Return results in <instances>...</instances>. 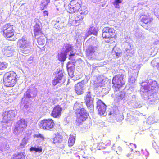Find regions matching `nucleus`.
Listing matches in <instances>:
<instances>
[{
    "mask_svg": "<svg viewBox=\"0 0 159 159\" xmlns=\"http://www.w3.org/2000/svg\"><path fill=\"white\" fill-rule=\"evenodd\" d=\"M125 95L123 93H121L120 95H116L115 100L117 102L122 100L125 97Z\"/></svg>",
    "mask_w": 159,
    "mask_h": 159,
    "instance_id": "nucleus-28",
    "label": "nucleus"
},
{
    "mask_svg": "<svg viewBox=\"0 0 159 159\" xmlns=\"http://www.w3.org/2000/svg\"><path fill=\"white\" fill-rule=\"evenodd\" d=\"M75 53H71L70 54H69V58L68 59L69 60H72V57L74 56L75 55Z\"/></svg>",
    "mask_w": 159,
    "mask_h": 159,
    "instance_id": "nucleus-39",
    "label": "nucleus"
},
{
    "mask_svg": "<svg viewBox=\"0 0 159 159\" xmlns=\"http://www.w3.org/2000/svg\"><path fill=\"white\" fill-rule=\"evenodd\" d=\"M48 11L46 10L44 11H43V16H48Z\"/></svg>",
    "mask_w": 159,
    "mask_h": 159,
    "instance_id": "nucleus-38",
    "label": "nucleus"
},
{
    "mask_svg": "<svg viewBox=\"0 0 159 159\" xmlns=\"http://www.w3.org/2000/svg\"><path fill=\"white\" fill-rule=\"evenodd\" d=\"M62 139L63 137L61 135L57 134L53 138V142L54 144L61 143L62 141Z\"/></svg>",
    "mask_w": 159,
    "mask_h": 159,
    "instance_id": "nucleus-24",
    "label": "nucleus"
},
{
    "mask_svg": "<svg viewBox=\"0 0 159 159\" xmlns=\"http://www.w3.org/2000/svg\"><path fill=\"white\" fill-rule=\"evenodd\" d=\"M136 153H137V154L138 155H139L140 154V152L138 151H136Z\"/></svg>",
    "mask_w": 159,
    "mask_h": 159,
    "instance_id": "nucleus-44",
    "label": "nucleus"
},
{
    "mask_svg": "<svg viewBox=\"0 0 159 159\" xmlns=\"http://www.w3.org/2000/svg\"><path fill=\"white\" fill-rule=\"evenodd\" d=\"M75 65V61H68L66 65V67L69 75H72Z\"/></svg>",
    "mask_w": 159,
    "mask_h": 159,
    "instance_id": "nucleus-18",
    "label": "nucleus"
},
{
    "mask_svg": "<svg viewBox=\"0 0 159 159\" xmlns=\"http://www.w3.org/2000/svg\"><path fill=\"white\" fill-rule=\"evenodd\" d=\"M35 137L38 138H40L41 139V140L43 141H44L45 139V138L43 135L39 133L35 135Z\"/></svg>",
    "mask_w": 159,
    "mask_h": 159,
    "instance_id": "nucleus-35",
    "label": "nucleus"
},
{
    "mask_svg": "<svg viewBox=\"0 0 159 159\" xmlns=\"http://www.w3.org/2000/svg\"><path fill=\"white\" fill-rule=\"evenodd\" d=\"M158 87V85L157 82L155 80H152L146 85H144L143 87V89L144 90V92H148L155 90V88Z\"/></svg>",
    "mask_w": 159,
    "mask_h": 159,
    "instance_id": "nucleus-12",
    "label": "nucleus"
},
{
    "mask_svg": "<svg viewBox=\"0 0 159 159\" xmlns=\"http://www.w3.org/2000/svg\"><path fill=\"white\" fill-rule=\"evenodd\" d=\"M13 50L11 46H5L2 49V52L4 55L9 57L12 55Z\"/></svg>",
    "mask_w": 159,
    "mask_h": 159,
    "instance_id": "nucleus-19",
    "label": "nucleus"
},
{
    "mask_svg": "<svg viewBox=\"0 0 159 159\" xmlns=\"http://www.w3.org/2000/svg\"><path fill=\"white\" fill-rule=\"evenodd\" d=\"M11 159H25V156L22 152L14 154Z\"/></svg>",
    "mask_w": 159,
    "mask_h": 159,
    "instance_id": "nucleus-25",
    "label": "nucleus"
},
{
    "mask_svg": "<svg viewBox=\"0 0 159 159\" xmlns=\"http://www.w3.org/2000/svg\"><path fill=\"white\" fill-rule=\"evenodd\" d=\"M130 149L131 150V151H133V149H132L131 148H130Z\"/></svg>",
    "mask_w": 159,
    "mask_h": 159,
    "instance_id": "nucleus-49",
    "label": "nucleus"
},
{
    "mask_svg": "<svg viewBox=\"0 0 159 159\" xmlns=\"http://www.w3.org/2000/svg\"><path fill=\"white\" fill-rule=\"evenodd\" d=\"M96 48V47L93 46L91 45H89L85 50L86 56L91 58V56L95 52Z\"/></svg>",
    "mask_w": 159,
    "mask_h": 159,
    "instance_id": "nucleus-16",
    "label": "nucleus"
},
{
    "mask_svg": "<svg viewBox=\"0 0 159 159\" xmlns=\"http://www.w3.org/2000/svg\"><path fill=\"white\" fill-rule=\"evenodd\" d=\"M132 145H133V146H134L135 147H136V146H135V144H132Z\"/></svg>",
    "mask_w": 159,
    "mask_h": 159,
    "instance_id": "nucleus-48",
    "label": "nucleus"
},
{
    "mask_svg": "<svg viewBox=\"0 0 159 159\" xmlns=\"http://www.w3.org/2000/svg\"><path fill=\"white\" fill-rule=\"evenodd\" d=\"M96 107L98 112L99 115L103 116H106L107 106L101 99H99L97 101Z\"/></svg>",
    "mask_w": 159,
    "mask_h": 159,
    "instance_id": "nucleus-10",
    "label": "nucleus"
},
{
    "mask_svg": "<svg viewBox=\"0 0 159 159\" xmlns=\"http://www.w3.org/2000/svg\"><path fill=\"white\" fill-rule=\"evenodd\" d=\"M30 151H34L36 152H41L42 151V149L41 147H38L37 148L35 147H31L30 148Z\"/></svg>",
    "mask_w": 159,
    "mask_h": 159,
    "instance_id": "nucleus-31",
    "label": "nucleus"
},
{
    "mask_svg": "<svg viewBox=\"0 0 159 159\" xmlns=\"http://www.w3.org/2000/svg\"><path fill=\"white\" fill-rule=\"evenodd\" d=\"M81 6L77 0H72L70 2L68 8V13L73 14L77 12L81 8Z\"/></svg>",
    "mask_w": 159,
    "mask_h": 159,
    "instance_id": "nucleus-9",
    "label": "nucleus"
},
{
    "mask_svg": "<svg viewBox=\"0 0 159 159\" xmlns=\"http://www.w3.org/2000/svg\"><path fill=\"white\" fill-rule=\"evenodd\" d=\"M102 0H92L93 2L95 3H99Z\"/></svg>",
    "mask_w": 159,
    "mask_h": 159,
    "instance_id": "nucleus-41",
    "label": "nucleus"
},
{
    "mask_svg": "<svg viewBox=\"0 0 159 159\" xmlns=\"http://www.w3.org/2000/svg\"><path fill=\"white\" fill-rule=\"evenodd\" d=\"M102 36L105 42L111 43L115 42L117 35L114 28L106 27L102 31Z\"/></svg>",
    "mask_w": 159,
    "mask_h": 159,
    "instance_id": "nucleus-1",
    "label": "nucleus"
},
{
    "mask_svg": "<svg viewBox=\"0 0 159 159\" xmlns=\"http://www.w3.org/2000/svg\"><path fill=\"white\" fill-rule=\"evenodd\" d=\"M76 157H78V159H80V156L79 155H77Z\"/></svg>",
    "mask_w": 159,
    "mask_h": 159,
    "instance_id": "nucleus-46",
    "label": "nucleus"
},
{
    "mask_svg": "<svg viewBox=\"0 0 159 159\" xmlns=\"http://www.w3.org/2000/svg\"><path fill=\"white\" fill-rule=\"evenodd\" d=\"M2 32L3 35L6 38L13 37L15 33L13 25L10 23L6 24L3 26Z\"/></svg>",
    "mask_w": 159,
    "mask_h": 159,
    "instance_id": "nucleus-6",
    "label": "nucleus"
},
{
    "mask_svg": "<svg viewBox=\"0 0 159 159\" xmlns=\"http://www.w3.org/2000/svg\"><path fill=\"white\" fill-rule=\"evenodd\" d=\"M27 126V122L25 119H20L17 122L14 128V131L22 132L26 128Z\"/></svg>",
    "mask_w": 159,
    "mask_h": 159,
    "instance_id": "nucleus-11",
    "label": "nucleus"
},
{
    "mask_svg": "<svg viewBox=\"0 0 159 159\" xmlns=\"http://www.w3.org/2000/svg\"><path fill=\"white\" fill-rule=\"evenodd\" d=\"M75 141V136L71 134L69 136L68 141V145L70 147H71L74 144Z\"/></svg>",
    "mask_w": 159,
    "mask_h": 159,
    "instance_id": "nucleus-23",
    "label": "nucleus"
},
{
    "mask_svg": "<svg viewBox=\"0 0 159 159\" xmlns=\"http://www.w3.org/2000/svg\"><path fill=\"white\" fill-rule=\"evenodd\" d=\"M75 112L76 116L75 123L78 125H81L89 116V113L84 108L80 107V109H76L75 110Z\"/></svg>",
    "mask_w": 159,
    "mask_h": 159,
    "instance_id": "nucleus-4",
    "label": "nucleus"
},
{
    "mask_svg": "<svg viewBox=\"0 0 159 159\" xmlns=\"http://www.w3.org/2000/svg\"><path fill=\"white\" fill-rule=\"evenodd\" d=\"M157 68L159 70V63H157L156 66Z\"/></svg>",
    "mask_w": 159,
    "mask_h": 159,
    "instance_id": "nucleus-43",
    "label": "nucleus"
},
{
    "mask_svg": "<svg viewBox=\"0 0 159 159\" xmlns=\"http://www.w3.org/2000/svg\"><path fill=\"white\" fill-rule=\"evenodd\" d=\"M7 63L4 62H0V70L5 69L7 68Z\"/></svg>",
    "mask_w": 159,
    "mask_h": 159,
    "instance_id": "nucleus-32",
    "label": "nucleus"
},
{
    "mask_svg": "<svg viewBox=\"0 0 159 159\" xmlns=\"http://www.w3.org/2000/svg\"><path fill=\"white\" fill-rule=\"evenodd\" d=\"M33 27L34 34L35 37L44 34L42 31L41 28L40 27V26L39 24H36Z\"/></svg>",
    "mask_w": 159,
    "mask_h": 159,
    "instance_id": "nucleus-20",
    "label": "nucleus"
},
{
    "mask_svg": "<svg viewBox=\"0 0 159 159\" xmlns=\"http://www.w3.org/2000/svg\"><path fill=\"white\" fill-rule=\"evenodd\" d=\"M84 84L82 82L78 83L75 84V88L76 93L78 95H81L84 92Z\"/></svg>",
    "mask_w": 159,
    "mask_h": 159,
    "instance_id": "nucleus-17",
    "label": "nucleus"
},
{
    "mask_svg": "<svg viewBox=\"0 0 159 159\" xmlns=\"http://www.w3.org/2000/svg\"><path fill=\"white\" fill-rule=\"evenodd\" d=\"M130 155H131V154H127L126 156L127 157L129 158V157L130 156Z\"/></svg>",
    "mask_w": 159,
    "mask_h": 159,
    "instance_id": "nucleus-45",
    "label": "nucleus"
},
{
    "mask_svg": "<svg viewBox=\"0 0 159 159\" xmlns=\"http://www.w3.org/2000/svg\"><path fill=\"white\" fill-rule=\"evenodd\" d=\"M62 26L61 27H59V28H61L62 27Z\"/></svg>",
    "mask_w": 159,
    "mask_h": 159,
    "instance_id": "nucleus-50",
    "label": "nucleus"
},
{
    "mask_svg": "<svg viewBox=\"0 0 159 159\" xmlns=\"http://www.w3.org/2000/svg\"><path fill=\"white\" fill-rule=\"evenodd\" d=\"M15 39H16L13 38V40H13V41L15 40Z\"/></svg>",
    "mask_w": 159,
    "mask_h": 159,
    "instance_id": "nucleus-47",
    "label": "nucleus"
},
{
    "mask_svg": "<svg viewBox=\"0 0 159 159\" xmlns=\"http://www.w3.org/2000/svg\"><path fill=\"white\" fill-rule=\"evenodd\" d=\"M18 76L14 71H10L5 73L3 78V83L8 87L14 86L18 80Z\"/></svg>",
    "mask_w": 159,
    "mask_h": 159,
    "instance_id": "nucleus-2",
    "label": "nucleus"
},
{
    "mask_svg": "<svg viewBox=\"0 0 159 159\" xmlns=\"http://www.w3.org/2000/svg\"><path fill=\"white\" fill-rule=\"evenodd\" d=\"M66 50L65 51V53H67L70 51H71L73 49V47L70 44L66 43L64 45Z\"/></svg>",
    "mask_w": 159,
    "mask_h": 159,
    "instance_id": "nucleus-29",
    "label": "nucleus"
},
{
    "mask_svg": "<svg viewBox=\"0 0 159 159\" xmlns=\"http://www.w3.org/2000/svg\"><path fill=\"white\" fill-rule=\"evenodd\" d=\"M17 45L21 52L24 53H25L29 48H30V43L27 41L26 39L24 37L18 40Z\"/></svg>",
    "mask_w": 159,
    "mask_h": 159,
    "instance_id": "nucleus-8",
    "label": "nucleus"
},
{
    "mask_svg": "<svg viewBox=\"0 0 159 159\" xmlns=\"http://www.w3.org/2000/svg\"><path fill=\"white\" fill-rule=\"evenodd\" d=\"M123 119V115H118L116 116V120L117 121H121Z\"/></svg>",
    "mask_w": 159,
    "mask_h": 159,
    "instance_id": "nucleus-37",
    "label": "nucleus"
},
{
    "mask_svg": "<svg viewBox=\"0 0 159 159\" xmlns=\"http://www.w3.org/2000/svg\"><path fill=\"white\" fill-rule=\"evenodd\" d=\"M50 0H43L40 4V9L41 10H43L46 8L47 6L50 2Z\"/></svg>",
    "mask_w": 159,
    "mask_h": 159,
    "instance_id": "nucleus-26",
    "label": "nucleus"
},
{
    "mask_svg": "<svg viewBox=\"0 0 159 159\" xmlns=\"http://www.w3.org/2000/svg\"><path fill=\"white\" fill-rule=\"evenodd\" d=\"M62 111V108L60 105H57L53 108L51 116L53 118H58L61 116Z\"/></svg>",
    "mask_w": 159,
    "mask_h": 159,
    "instance_id": "nucleus-13",
    "label": "nucleus"
},
{
    "mask_svg": "<svg viewBox=\"0 0 159 159\" xmlns=\"http://www.w3.org/2000/svg\"><path fill=\"white\" fill-rule=\"evenodd\" d=\"M31 93V91L30 90V89H28L26 92L24 94V96L25 97V98H28L30 99L32 97L30 94Z\"/></svg>",
    "mask_w": 159,
    "mask_h": 159,
    "instance_id": "nucleus-33",
    "label": "nucleus"
},
{
    "mask_svg": "<svg viewBox=\"0 0 159 159\" xmlns=\"http://www.w3.org/2000/svg\"><path fill=\"white\" fill-rule=\"evenodd\" d=\"M133 159L132 158H130V159Z\"/></svg>",
    "mask_w": 159,
    "mask_h": 159,
    "instance_id": "nucleus-51",
    "label": "nucleus"
},
{
    "mask_svg": "<svg viewBox=\"0 0 159 159\" xmlns=\"http://www.w3.org/2000/svg\"><path fill=\"white\" fill-rule=\"evenodd\" d=\"M91 92L88 91L86 93V95L84 97V102L88 108H93V98L91 96Z\"/></svg>",
    "mask_w": 159,
    "mask_h": 159,
    "instance_id": "nucleus-14",
    "label": "nucleus"
},
{
    "mask_svg": "<svg viewBox=\"0 0 159 159\" xmlns=\"http://www.w3.org/2000/svg\"><path fill=\"white\" fill-rule=\"evenodd\" d=\"M96 38L94 37H91L90 39H89V40H93L94 41H95L96 40Z\"/></svg>",
    "mask_w": 159,
    "mask_h": 159,
    "instance_id": "nucleus-42",
    "label": "nucleus"
},
{
    "mask_svg": "<svg viewBox=\"0 0 159 159\" xmlns=\"http://www.w3.org/2000/svg\"><path fill=\"white\" fill-rule=\"evenodd\" d=\"M124 75L123 74H117L113 77L112 80V87L114 91H118L125 84Z\"/></svg>",
    "mask_w": 159,
    "mask_h": 159,
    "instance_id": "nucleus-3",
    "label": "nucleus"
},
{
    "mask_svg": "<svg viewBox=\"0 0 159 159\" xmlns=\"http://www.w3.org/2000/svg\"><path fill=\"white\" fill-rule=\"evenodd\" d=\"M67 54L65 53V52H61L58 55V60L61 61H64L65 60L66 58Z\"/></svg>",
    "mask_w": 159,
    "mask_h": 159,
    "instance_id": "nucleus-27",
    "label": "nucleus"
},
{
    "mask_svg": "<svg viewBox=\"0 0 159 159\" xmlns=\"http://www.w3.org/2000/svg\"><path fill=\"white\" fill-rule=\"evenodd\" d=\"M28 138H24L20 144V146H24L28 142Z\"/></svg>",
    "mask_w": 159,
    "mask_h": 159,
    "instance_id": "nucleus-34",
    "label": "nucleus"
},
{
    "mask_svg": "<svg viewBox=\"0 0 159 159\" xmlns=\"http://www.w3.org/2000/svg\"><path fill=\"white\" fill-rule=\"evenodd\" d=\"M30 101V99L28 98H25V97L23 98L22 101L23 102V103L24 104H27L29 103V102Z\"/></svg>",
    "mask_w": 159,
    "mask_h": 159,
    "instance_id": "nucleus-36",
    "label": "nucleus"
},
{
    "mask_svg": "<svg viewBox=\"0 0 159 159\" xmlns=\"http://www.w3.org/2000/svg\"><path fill=\"white\" fill-rule=\"evenodd\" d=\"M141 25L147 30L152 27L153 19L148 15H142L140 17Z\"/></svg>",
    "mask_w": 159,
    "mask_h": 159,
    "instance_id": "nucleus-5",
    "label": "nucleus"
},
{
    "mask_svg": "<svg viewBox=\"0 0 159 159\" xmlns=\"http://www.w3.org/2000/svg\"><path fill=\"white\" fill-rule=\"evenodd\" d=\"M55 74H56L55 78L52 81V83L53 86H55L58 83H60L63 76V73L61 70H60L58 71L57 70L55 72Z\"/></svg>",
    "mask_w": 159,
    "mask_h": 159,
    "instance_id": "nucleus-15",
    "label": "nucleus"
},
{
    "mask_svg": "<svg viewBox=\"0 0 159 159\" xmlns=\"http://www.w3.org/2000/svg\"><path fill=\"white\" fill-rule=\"evenodd\" d=\"M83 17L81 13H79L75 17V20L73 21L75 26H78L83 22Z\"/></svg>",
    "mask_w": 159,
    "mask_h": 159,
    "instance_id": "nucleus-21",
    "label": "nucleus"
},
{
    "mask_svg": "<svg viewBox=\"0 0 159 159\" xmlns=\"http://www.w3.org/2000/svg\"><path fill=\"white\" fill-rule=\"evenodd\" d=\"M40 36L37 38V41L39 45L43 46L46 42V37L44 34L40 35Z\"/></svg>",
    "mask_w": 159,
    "mask_h": 159,
    "instance_id": "nucleus-22",
    "label": "nucleus"
},
{
    "mask_svg": "<svg viewBox=\"0 0 159 159\" xmlns=\"http://www.w3.org/2000/svg\"><path fill=\"white\" fill-rule=\"evenodd\" d=\"M55 125L54 120L51 118L41 120L39 124L40 128L44 130H48L53 128Z\"/></svg>",
    "mask_w": 159,
    "mask_h": 159,
    "instance_id": "nucleus-7",
    "label": "nucleus"
},
{
    "mask_svg": "<svg viewBox=\"0 0 159 159\" xmlns=\"http://www.w3.org/2000/svg\"><path fill=\"white\" fill-rule=\"evenodd\" d=\"M123 0H114L113 4L116 8H119L120 7L119 4L122 3Z\"/></svg>",
    "mask_w": 159,
    "mask_h": 159,
    "instance_id": "nucleus-30",
    "label": "nucleus"
},
{
    "mask_svg": "<svg viewBox=\"0 0 159 159\" xmlns=\"http://www.w3.org/2000/svg\"><path fill=\"white\" fill-rule=\"evenodd\" d=\"M115 52V55L116 56V57L117 58L119 57L121 54V52Z\"/></svg>",
    "mask_w": 159,
    "mask_h": 159,
    "instance_id": "nucleus-40",
    "label": "nucleus"
}]
</instances>
